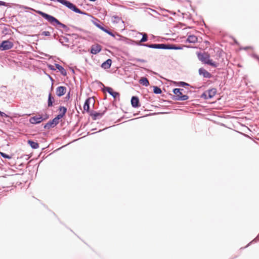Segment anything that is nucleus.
I'll list each match as a JSON object with an SVG mask.
<instances>
[{
    "instance_id": "20",
    "label": "nucleus",
    "mask_w": 259,
    "mask_h": 259,
    "mask_svg": "<svg viewBox=\"0 0 259 259\" xmlns=\"http://www.w3.org/2000/svg\"><path fill=\"white\" fill-rule=\"evenodd\" d=\"M28 143L33 149H37L39 147V144L37 142L31 140H28Z\"/></svg>"
},
{
    "instance_id": "12",
    "label": "nucleus",
    "mask_w": 259,
    "mask_h": 259,
    "mask_svg": "<svg viewBox=\"0 0 259 259\" xmlns=\"http://www.w3.org/2000/svg\"><path fill=\"white\" fill-rule=\"evenodd\" d=\"M199 74L205 78H210L211 74L204 68H201L199 69Z\"/></svg>"
},
{
    "instance_id": "24",
    "label": "nucleus",
    "mask_w": 259,
    "mask_h": 259,
    "mask_svg": "<svg viewBox=\"0 0 259 259\" xmlns=\"http://www.w3.org/2000/svg\"><path fill=\"white\" fill-rule=\"evenodd\" d=\"M54 126L55 125L54 124L53 122L52 121H50L44 126V128L49 129Z\"/></svg>"
},
{
    "instance_id": "35",
    "label": "nucleus",
    "mask_w": 259,
    "mask_h": 259,
    "mask_svg": "<svg viewBox=\"0 0 259 259\" xmlns=\"http://www.w3.org/2000/svg\"><path fill=\"white\" fill-rule=\"evenodd\" d=\"M137 60L138 61H140V62H145V61L144 60L138 59Z\"/></svg>"
},
{
    "instance_id": "18",
    "label": "nucleus",
    "mask_w": 259,
    "mask_h": 259,
    "mask_svg": "<svg viewBox=\"0 0 259 259\" xmlns=\"http://www.w3.org/2000/svg\"><path fill=\"white\" fill-rule=\"evenodd\" d=\"M197 37L194 35H189L187 39V41L190 43H195L197 41Z\"/></svg>"
},
{
    "instance_id": "32",
    "label": "nucleus",
    "mask_w": 259,
    "mask_h": 259,
    "mask_svg": "<svg viewBox=\"0 0 259 259\" xmlns=\"http://www.w3.org/2000/svg\"><path fill=\"white\" fill-rule=\"evenodd\" d=\"M0 6H8V4L6 2L0 1Z\"/></svg>"
},
{
    "instance_id": "8",
    "label": "nucleus",
    "mask_w": 259,
    "mask_h": 259,
    "mask_svg": "<svg viewBox=\"0 0 259 259\" xmlns=\"http://www.w3.org/2000/svg\"><path fill=\"white\" fill-rule=\"evenodd\" d=\"M144 46L148 47L149 48H153V49H171V48L164 44H151V45L146 44V45H144Z\"/></svg>"
},
{
    "instance_id": "21",
    "label": "nucleus",
    "mask_w": 259,
    "mask_h": 259,
    "mask_svg": "<svg viewBox=\"0 0 259 259\" xmlns=\"http://www.w3.org/2000/svg\"><path fill=\"white\" fill-rule=\"evenodd\" d=\"M56 67L57 69H58L63 74V75H66V70L64 69V68L61 65L59 64H56Z\"/></svg>"
},
{
    "instance_id": "29",
    "label": "nucleus",
    "mask_w": 259,
    "mask_h": 259,
    "mask_svg": "<svg viewBox=\"0 0 259 259\" xmlns=\"http://www.w3.org/2000/svg\"><path fill=\"white\" fill-rule=\"evenodd\" d=\"M148 39L147 35L146 33L143 34V37L140 40L141 42L146 41Z\"/></svg>"
},
{
    "instance_id": "10",
    "label": "nucleus",
    "mask_w": 259,
    "mask_h": 259,
    "mask_svg": "<svg viewBox=\"0 0 259 259\" xmlns=\"http://www.w3.org/2000/svg\"><path fill=\"white\" fill-rule=\"evenodd\" d=\"M66 92V88L63 86H60L56 89V94L58 97L64 95Z\"/></svg>"
},
{
    "instance_id": "34",
    "label": "nucleus",
    "mask_w": 259,
    "mask_h": 259,
    "mask_svg": "<svg viewBox=\"0 0 259 259\" xmlns=\"http://www.w3.org/2000/svg\"><path fill=\"white\" fill-rule=\"evenodd\" d=\"M0 115L2 117L6 116L7 117V115L4 112L0 111Z\"/></svg>"
},
{
    "instance_id": "4",
    "label": "nucleus",
    "mask_w": 259,
    "mask_h": 259,
    "mask_svg": "<svg viewBox=\"0 0 259 259\" xmlns=\"http://www.w3.org/2000/svg\"><path fill=\"white\" fill-rule=\"evenodd\" d=\"M60 3L66 6L67 7H68L69 9L73 10V11L78 13H80L81 11L80 10L77 8L74 5H73L72 3L69 2V1H67L66 0H60Z\"/></svg>"
},
{
    "instance_id": "22",
    "label": "nucleus",
    "mask_w": 259,
    "mask_h": 259,
    "mask_svg": "<svg viewBox=\"0 0 259 259\" xmlns=\"http://www.w3.org/2000/svg\"><path fill=\"white\" fill-rule=\"evenodd\" d=\"M6 178L4 177H0V183H1V186L3 188L7 187V184L6 183Z\"/></svg>"
},
{
    "instance_id": "1",
    "label": "nucleus",
    "mask_w": 259,
    "mask_h": 259,
    "mask_svg": "<svg viewBox=\"0 0 259 259\" xmlns=\"http://www.w3.org/2000/svg\"><path fill=\"white\" fill-rule=\"evenodd\" d=\"M197 56L199 60L202 62L203 63L208 64L214 67H217L219 66V63L213 61L210 59V55L205 52L199 53L197 54Z\"/></svg>"
},
{
    "instance_id": "31",
    "label": "nucleus",
    "mask_w": 259,
    "mask_h": 259,
    "mask_svg": "<svg viewBox=\"0 0 259 259\" xmlns=\"http://www.w3.org/2000/svg\"><path fill=\"white\" fill-rule=\"evenodd\" d=\"M41 34L44 36H50V32L49 31H43Z\"/></svg>"
},
{
    "instance_id": "14",
    "label": "nucleus",
    "mask_w": 259,
    "mask_h": 259,
    "mask_svg": "<svg viewBox=\"0 0 259 259\" xmlns=\"http://www.w3.org/2000/svg\"><path fill=\"white\" fill-rule=\"evenodd\" d=\"M106 91L111 96H112L114 98H116L117 97L119 96V94L117 92H114L111 88L107 87L106 88Z\"/></svg>"
},
{
    "instance_id": "17",
    "label": "nucleus",
    "mask_w": 259,
    "mask_h": 259,
    "mask_svg": "<svg viewBox=\"0 0 259 259\" xmlns=\"http://www.w3.org/2000/svg\"><path fill=\"white\" fill-rule=\"evenodd\" d=\"M59 113L58 116L60 118H62L65 114L67 111V109L65 107L61 106L59 108Z\"/></svg>"
},
{
    "instance_id": "3",
    "label": "nucleus",
    "mask_w": 259,
    "mask_h": 259,
    "mask_svg": "<svg viewBox=\"0 0 259 259\" xmlns=\"http://www.w3.org/2000/svg\"><path fill=\"white\" fill-rule=\"evenodd\" d=\"M184 89H175L173 90V93L175 94L176 99L179 101L187 100L189 97L186 95L183 94Z\"/></svg>"
},
{
    "instance_id": "33",
    "label": "nucleus",
    "mask_w": 259,
    "mask_h": 259,
    "mask_svg": "<svg viewBox=\"0 0 259 259\" xmlns=\"http://www.w3.org/2000/svg\"><path fill=\"white\" fill-rule=\"evenodd\" d=\"M180 84L182 87H185L186 85H189V84L187 83H186L185 82H180Z\"/></svg>"
},
{
    "instance_id": "19",
    "label": "nucleus",
    "mask_w": 259,
    "mask_h": 259,
    "mask_svg": "<svg viewBox=\"0 0 259 259\" xmlns=\"http://www.w3.org/2000/svg\"><path fill=\"white\" fill-rule=\"evenodd\" d=\"M139 82L143 84V85H145V87H147L149 84V81L148 79L146 77H141V78L139 80Z\"/></svg>"
},
{
    "instance_id": "23",
    "label": "nucleus",
    "mask_w": 259,
    "mask_h": 259,
    "mask_svg": "<svg viewBox=\"0 0 259 259\" xmlns=\"http://www.w3.org/2000/svg\"><path fill=\"white\" fill-rule=\"evenodd\" d=\"M54 102V99L52 96L51 94H49L48 98V106L51 107L53 105V103Z\"/></svg>"
},
{
    "instance_id": "25",
    "label": "nucleus",
    "mask_w": 259,
    "mask_h": 259,
    "mask_svg": "<svg viewBox=\"0 0 259 259\" xmlns=\"http://www.w3.org/2000/svg\"><path fill=\"white\" fill-rule=\"evenodd\" d=\"M99 28L100 29H101L102 30H103V31L108 33V34H109L112 36H114V35L113 34L112 32H111V31H109L108 30L105 29L104 27L101 26H99Z\"/></svg>"
},
{
    "instance_id": "11",
    "label": "nucleus",
    "mask_w": 259,
    "mask_h": 259,
    "mask_svg": "<svg viewBox=\"0 0 259 259\" xmlns=\"http://www.w3.org/2000/svg\"><path fill=\"white\" fill-rule=\"evenodd\" d=\"M101 46L96 44L92 46L91 52L93 54H97L101 51Z\"/></svg>"
},
{
    "instance_id": "5",
    "label": "nucleus",
    "mask_w": 259,
    "mask_h": 259,
    "mask_svg": "<svg viewBox=\"0 0 259 259\" xmlns=\"http://www.w3.org/2000/svg\"><path fill=\"white\" fill-rule=\"evenodd\" d=\"M217 90L215 89H211L203 93L202 97L206 99L213 98L216 94Z\"/></svg>"
},
{
    "instance_id": "6",
    "label": "nucleus",
    "mask_w": 259,
    "mask_h": 259,
    "mask_svg": "<svg viewBox=\"0 0 259 259\" xmlns=\"http://www.w3.org/2000/svg\"><path fill=\"white\" fill-rule=\"evenodd\" d=\"M13 47V44L12 42L9 40L3 41L0 45V50L2 51L8 50Z\"/></svg>"
},
{
    "instance_id": "28",
    "label": "nucleus",
    "mask_w": 259,
    "mask_h": 259,
    "mask_svg": "<svg viewBox=\"0 0 259 259\" xmlns=\"http://www.w3.org/2000/svg\"><path fill=\"white\" fill-rule=\"evenodd\" d=\"M0 154L1 155L4 157V158H7V159H10L12 158V156H10L9 155H8L6 153H4L3 152H0Z\"/></svg>"
},
{
    "instance_id": "30",
    "label": "nucleus",
    "mask_w": 259,
    "mask_h": 259,
    "mask_svg": "<svg viewBox=\"0 0 259 259\" xmlns=\"http://www.w3.org/2000/svg\"><path fill=\"white\" fill-rule=\"evenodd\" d=\"M114 22L116 21L117 22H121V23H123V22L122 21V20L118 17H114Z\"/></svg>"
},
{
    "instance_id": "16",
    "label": "nucleus",
    "mask_w": 259,
    "mask_h": 259,
    "mask_svg": "<svg viewBox=\"0 0 259 259\" xmlns=\"http://www.w3.org/2000/svg\"><path fill=\"white\" fill-rule=\"evenodd\" d=\"M112 60L110 59H107L105 62L102 64L101 67L104 69H109L111 65Z\"/></svg>"
},
{
    "instance_id": "7",
    "label": "nucleus",
    "mask_w": 259,
    "mask_h": 259,
    "mask_svg": "<svg viewBox=\"0 0 259 259\" xmlns=\"http://www.w3.org/2000/svg\"><path fill=\"white\" fill-rule=\"evenodd\" d=\"M94 103H95V100L93 98H89L87 99L84 104L83 110L87 112H89L90 105L91 104L94 105Z\"/></svg>"
},
{
    "instance_id": "2",
    "label": "nucleus",
    "mask_w": 259,
    "mask_h": 259,
    "mask_svg": "<svg viewBox=\"0 0 259 259\" xmlns=\"http://www.w3.org/2000/svg\"><path fill=\"white\" fill-rule=\"evenodd\" d=\"M36 13L41 15L42 17L47 19L49 22L51 24L55 25L56 24L57 25H59L62 26L63 27H65L66 26L59 22L56 18L53 17L52 16L49 15L45 13H44L40 11H36Z\"/></svg>"
},
{
    "instance_id": "9",
    "label": "nucleus",
    "mask_w": 259,
    "mask_h": 259,
    "mask_svg": "<svg viewBox=\"0 0 259 259\" xmlns=\"http://www.w3.org/2000/svg\"><path fill=\"white\" fill-rule=\"evenodd\" d=\"M42 120V117L40 115L32 117L29 119L30 122L32 124L40 123Z\"/></svg>"
},
{
    "instance_id": "26",
    "label": "nucleus",
    "mask_w": 259,
    "mask_h": 259,
    "mask_svg": "<svg viewBox=\"0 0 259 259\" xmlns=\"http://www.w3.org/2000/svg\"><path fill=\"white\" fill-rule=\"evenodd\" d=\"M153 92L156 94H160L162 93L161 90L158 87L154 86L153 87Z\"/></svg>"
},
{
    "instance_id": "15",
    "label": "nucleus",
    "mask_w": 259,
    "mask_h": 259,
    "mask_svg": "<svg viewBox=\"0 0 259 259\" xmlns=\"http://www.w3.org/2000/svg\"><path fill=\"white\" fill-rule=\"evenodd\" d=\"M104 113H100L97 112H93L91 113V115L93 119L96 120L101 118Z\"/></svg>"
},
{
    "instance_id": "27",
    "label": "nucleus",
    "mask_w": 259,
    "mask_h": 259,
    "mask_svg": "<svg viewBox=\"0 0 259 259\" xmlns=\"http://www.w3.org/2000/svg\"><path fill=\"white\" fill-rule=\"evenodd\" d=\"M61 118H60V117H59L58 115L55 118H54L52 121L53 122L54 124L55 125H56L57 124H58L59 123V120L60 119H61Z\"/></svg>"
},
{
    "instance_id": "13",
    "label": "nucleus",
    "mask_w": 259,
    "mask_h": 259,
    "mask_svg": "<svg viewBox=\"0 0 259 259\" xmlns=\"http://www.w3.org/2000/svg\"><path fill=\"white\" fill-rule=\"evenodd\" d=\"M131 104L133 107L137 108L140 106L139 100L137 97H133L131 99Z\"/></svg>"
}]
</instances>
